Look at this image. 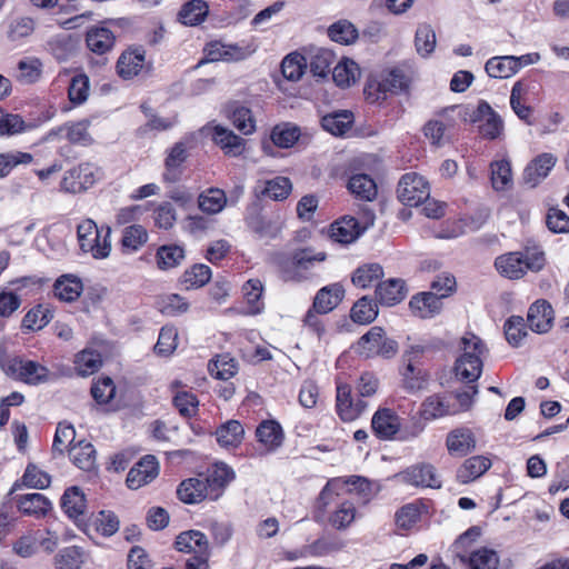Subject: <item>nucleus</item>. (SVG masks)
I'll return each instance as SVG.
<instances>
[{
  "label": "nucleus",
  "instance_id": "obj_1",
  "mask_svg": "<svg viewBox=\"0 0 569 569\" xmlns=\"http://www.w3.org/2000/svg\"><path fill=\"white\" fill-rule=\"evenodd\" d=\"M379 387L378 378L365 372L360 376L356 385V397L351 393L348 385L337 386V412L343 421H353L359 418L368 407L362 398L372 397Z\"/></svg>",
  "mask_w": 569,
  "mask_h": 569
},
{
  "label": "nucleus",
  "instance_id": "obj_2",
  "mask_svg": "<svg viewBox=\"0 0 569 569\" xmlns=\"http://www.w3.org/2000/svg\"><path fill=\"white\" fill-rule=\"evenodd\" d=\"M545 264V251L540 246L530 242L522 250L500 254L495 260L497 271L510 280L520 279L528 271L539 272Z\"/></svg>",
  "mask_w": 569,
  "mask_h": 569
},
{
  "label": "nucleus",
  "instance_id": "obj_3",
  "mask_svg": "<svg viewBox=\"0 0 569 569\" xmlns=\"http://www.w3.org/2000/svg\"><path fill=\"white\" fill-rule=\"evenodd\" d=\"M0 369L7 377L29 386H39L50 380V370L46 366L10 355L4 343H0Z\"/></svg>",
  "mask_w": 569,
  "mask_h": 569
},
{
  "label": "nucleus",
  "instance_id": "obj_4",
  "mask_svg": "<svg viewBox=\"0 0 569 569\" xmlns=\"http://www.w3.org/2000/svg\"><path fill=\"white\" fill-rule=\"evenodd\" d=\"M326 259V252H315L310 247L296 249L291 253L280 252L273 257L281 279L291 282H301L308 279L307 271L313 267V263L322 262Z\"/></svg>",
  "mask_w": 569,
  "mask_h": 569
},
{
  "label": "nucleus",
  "instance_id": "obj_5",
  "mask_svg": "<svg viewBox=\"0 0 569 569\" xmlns=\"http://www.w3.org/2000/svg\"><path fill=\"white\" fill-rule=\"evenodd\" d=\"M461 350L455 365L456 376L462 381L475 382L481 375L482 357L488 349L478 336L467 332L461 338Z\"/></svg>",
  "mask_w": 569,
  "mask_h": 569
},
{
  "label": "nucleus",
  "instance_id": "obj_6",
  "mask_svg": "<svg viewBox=\"0 0 569 569\" xmlns=\"http://www.w3.org/2000/svg\"><path fill=\"white\" fill-rule=\"evenodd\" d=\"M80 249L90 253L94 259H106L111 252V228L98 224L92 219H86L77 227Z\"/></svg>",
  "mask_w": 569,
  "mask_h": 569
},
{
  "label": "nucleus",
  "instance_id": "obj_7",
  "mask_svg": "<svg viewBox=\"0 0 569 569\" xmlns=\"http://www.w3.org/2000/svg\"><path fill=\"white\" fill-rule=\"evenodd\" d=\"M355 350L365 358L381 357L390 359L398 352V342L387 337L383 328L375 326L359 338Z\"/></svg>",
  "mask_w": 569,
  "mask_h": 569
},
{
  "label": "nucleus",
  "instance_id": "obj_8",
  "mask_svg": "<svg viewBox=\"0 0 569 569\" xmlns=\"http://www.w3.org/2000/svg\"><path fill=\"white\" fill-rule=\"evenodd\" d=\"M398 199L406 206L417 207L429 199L430 188L427 180L416 173L409 172L401 177L397 188Z\"/></svg>",
  "mask_w": 569,
  "mask_h": 569
},
{
  "label": "nucleus",
  "instance_id": "obj_9",
  "mask_svg": "<svg viewBox=\"0 0 569 569\" xmlns=\"http://www.w3.org/2000/svg\"><path fill=\"white\" fill-rule=\"evenodd\" d=\"M472 122H481L479 133L481 137L493 140L500 137L503 131V121L501 117L491 108V106L481 100L471 114Z\"/></svg>",
  "mask_w": 569,
  "mask_h": 569
},
{
  "label": "nucleus",
  "instance_id": "obj_10",
  "mask_svg": "<svg viewBox=\"0 0 569 569\" xmlns=\"http://www.w3.org/2000/svg\"><path fill=\"white\" fill-rule=\"evenodd\" d=\"M557 161V157L550 152L538 154L526 166L522 173L523 183L528 188H536L549 176Z\"/></svg>",
  "mask_w": 569,
  "mask_h": 569
},
{
  "label": "nucleus",
  "instance_id": "obj_11",
  "mask_svg": "<svg viewBox=\"0 0 569 569\" xmlns=\"http://www.w3.org/2000/svg\"><path fill=\"white\" fill-rule=\"evenodd\" d=\"M146 62V50L141 46H131L118 58L117 73L123 80H131L139 76Z\"/></svg>",
  "mask_w": 569,
  "mask_h": 569
},
{
  "label": "nucleus",
  "instance_id": "obj_12",
  "mask_svg": "<svg viewBox=\"0 0 569 569\" xmlns=\"http://www.w3.org/2000/svg\"><path fill=\"white\" fill-rule=\"evenodd\" d=\"M116 43V36L106 27H90L86 32L87 48L101 57L97 60V64L104 66L108 61L106 53L112 50Z\"/></svg>",
  "mask_w": 569,
  "mask_h": 569
},
{
  "label": "nucleus",
  "instance_id": "obj_13",
  "mask_svg": "<svg viewBox=\"0 0 569 569\" xmlns=\"http://www.w3.org/2000/svg\"><path fill=\"white\" fill-rule=\"evenodd\" d=\"M400 427V417L390 408H379L372 416L371 429L380 440H393Z\"/></svg>",
  "mask_w": 569,
  "mask_h": 569
},
{
  "label": "nucleus",
  "instance_id": "obj_14",
  "mask_svg": "<svg viewBox=\"0 0 569 569\" xmlns=\"http://www.w3.org/2000/svg\"><path fill=\"white\" fill-rule=\"evenodd\" d=\"M159 475V463L154 456L148 455L141 458L128 472L127 486L137 490L150 483Z\"/></svg>",
  "mask_w": 569,
  "mask_h": 569
},
{
  "label": "nucleus",
  "instance_id": "obj_15",
  "mask_svg": "<svg viewBox=\"0 0 569 569\" xmlns=\"http://www.w3.org/2000/svg\"><path fill=\"white\" fill-rule=\"evenodd\" d=\"M476 446V436L468 427L455 428L446 437V448L452 457H466L475 451Z\"/></svg>",
  "mask_w": 569,
  "mask_h": 569
},
{
  "label": "nucleus",
  "instance_id": "obj_16",
  "mask_svg": "<svg viewBox=\"0 0 569 569\" xmlns=\"http://www.w3.org/2000/svg\"><path fill=\"white\" fill-rule=\"evenodd\" d=\"M400 477L403 482L416 487H441V481L436 472V468L430 463H420L407 468L400 473Z\"/></svg>",
  "mask_w": 569,
  "mask_h": 569
},
{
  "label": "nucleus",
  "instance_id": "obj_17",
  "mask_svg": "<svg viewBox=\"0 0 569 569\" xmlns=\"http://www.w3.org/2000/svg\"><path fill=\"white\" fill-rule=\"evenodd\" d=\"M553 319V309L547 300H537L529 307L527 321L533 332H548L552 327Z\"/></svg>",
  "mask_w": 569,
  "mask_h": 569
},
{
  "label": "nucleus",
  "instance_id": "obj_18",
  "mask_svg": "<svg viewBox=\"0 0 569 569\" xmlns=\"http://www.w3.org/2000/svg\"><path fill=\"white\" fill-rule=\"evenodd\" d=\"M224 110L232 124L242 134L248 136L256 131V120L251 109L240 104L237 101H230L227 103Z\"/></svg>",
  "mask_w": 569,
  "mask_h": 569
},
{
  "label": "nucleus",
  "instance_id": "obj_19",
  "mask_svg": "<svg viewBox=\"0 0 569 569\" xmlns=\"http://www.w3.org/2000/svg\"><path fill=\"white\" fill-rule=\"evenodd\" d=\"M17 507L21 513L29 517L41 518L51 510L50 500L41 493L20 495L16 499Z\"/></svg>",
  "mask_w": 569,
  "mask_h": 569
},
{
  "label": "nucleus",
  "instance_id": "obj_20",
  "mask_svg": "<svg viewBox=\"0 0 569 569\" xmlns=\"http://www.w3.org/2000/svg\"><path fill=\"white\" fill-rule=\"evenodd\" d=\"M345 289L340 283H332L321 288L315 299L313 309L318 313H328L332 311L343 299Z\"/></svg>",
  "mask_w": 569,
  "mask_h": 569
},
{
  "label": "nucleus",
  "instance_id": "obj_21",
  "mask_svg": "<svg viewBox=\"0 0 569 569\" xmlns=\"http://www.w3.org/2000/svg\"><path fill=\"white\" fill-rule=\"evenodd\" d=\"M178 551L197 555H210L209 541L204 533L199 530H189L178 535L176 539Z\"/></svg>",
  "mask_w": 569,
  "mask_h": 569
},
{
  "label": "nucleus",
  "instance_id": "obj_22",
  "mask_svg": "<svg viewBox=\"0 0 569 569\" xmlns=\"http://www.w3.org/2000/svg\"><path fill=\"white\" fill-rule=\"evenodd\" d=\"M409 307L416 316L426 319L441 311L442 301L437 293L421 292L410 299Z\"/></svg>",
  "mask_w": 569,
  "mask_h": 569
},
{
  "label": "nucleus",
  "instance_id": "obj_23",
  "mask_svg": "<svg viewBox=\"0 0 569 569\" xmlns=\"http://www.w3.org/2000/svg\"><path fill=\"white\" fill-rule=\"evenodd\" d=\"M257 440L266 447L267 451H276L283 442V430L276 420H263L256 429Z\"/></svg>",
  "mask_w": 569,
  "mask_h": 569
},
{
  "label": "nucleus",
  "instance_id": "obj_24",
  "mask_svg": "<svg viewBox=\"0 0 569 569\" xmlns=\"http://www.w3.org/2000/svg\"><path fill=\"white\" fill-rule=\"evenodd\" d=\"M61 508L70 519L78 520L82 517L87 510L83 490L78 486L67 488L61 497Z\"/></svg>",
  "mask_w": 569,
  "mask_h": 569
},
{
  "label": "nucleus",
  "instance_id": "obj_25",
  "mask_svg": "<svg viewBox=\"0 0 569 569\" xmlns=\"http://www.w3.org/2000/svg\"><path fill=\"white\" fill-rule=\"evenodd\" d=\"M208 481L206 479L189 478L183 480L178 489V498L189 505L199 503L208 497Z\"/></svg>",
  "mask_w": 569,
  "mask_h": 569
},
{
  "label": "nucleus",
  "instance_id": "obj_26",
  "mask_svg": "<svg viewBox=\"0 0 569 569\" xmlns=\"http://www.w3.org/2000/svg\"><path fill=\"white\" fill-rule=\"evenodd\" d=\"M212 140L223 150L224 154L230 157H238L244 150V140L219 124L213 128Z\"/></svg>",
  "mask_w": 569,
  "mask_h": 569
},
{
  "label": "nucleus",
  "instance_id": "obj_27",
  "mask_svg": "<svg viewBox=\"0 0 569 569\" xmlns=\"http://www.w3.org/2000/svg\"><path fill=\"white\" fill-rule=\"evenodd\" d=\"M491 460L485 456H472L463 461L457 470V480L469 483L481 477L491 467Z\"/></svg>",
  "mask_w": 569,
  "mask_h": 569
},
{
  "label": "nucleus",
  "instance_id": "obj_28",
  "mask_svg": "<svg viewBox=\"0 0 569 569\" xmlns=\"http://www.w3.org/2000/svg\"><path fill=\"white\" fill-rule=\"evenodd\" d=\"M407 295L405 281L401 279H389L379 282L376 288V298L381 305L395 306L401 302Z\"/></svg>",
  "mask_w": 569,
  "mask_h": 569
},
{
  "label": "nucleus",
  "instance_id": "obj_29",
  "mask_svg": "<svg viewBox=\"0 0 569 569\" xmlns=\"http://www.w3.org/2000/svg\"><path fill=\"white\" fill-rule=\"evenodd\" d=\"M361 234L357 219L345 217L330 226L329 237L332 241L348 244Z\"/></svg>",
  "mask_w": 569,
  "mask_h": 569
},
{
  "label": "nucleus",
  "instance_id": "obj_30",
  "mask_svg": "<svg viewBox=\"0 0 569 569\" xmlns=\"http://www.w3.org/2000/svg\"><path fill=\"white\" fill-rule=\"evenodd\" d=\"M421 413L425 419L433 420L445 416L457 415V408L455 403H451L447 399V397L432 395L422 402Z\"/></svg>",
  "mask_w": 569,
  "mask_h": 569
},
{
  "label": "nucleus",
  "instance_id": "obj_31",
  "mask_svg": "<svg viewBox=\"0 0 569 569\" xmlns=\"http://www.w3.org/2000/svg\"><path fill=\"white\" fill-rule=\"evenodd\" d=\"M83 291V283L77 276L62 274L53 284L54 296L64 302L76 301Z\"/></svg>",
  "mask_w": 569,
  "mask_h": 569
},
{
  "label": "nucleus",
  "instance_id": "obj_32",
  "mask_svg": "<svg viewBox=\"0 0 569 569\" xmlns=\"http://www.w3.org/2000/svg\"><path fill=\"white\" fill-rule=\"evenodd\" d=\"M347 188L357 199L363 201L375 200L378 193L376 181L366 173L352 174L348 180Z\"/></svg>",
  "mask_w": 569,
  "mask_h": 569
},
{
  "label": "nucleus",
  "instance_id": "obj_33",
  "mask_svg": "<svg viewBox=\"0 0 569 569\" xmlns=\"http://www.w3.org/2000/svg\"><path fill=\"white\" fill-rule=\"evenodd\" d=\"M69 456L72 462L81 470L90 471L96 466V449L84 440L72 445L69 448Z\"/></svg>",
  "mask_w": 569,
  "mask_h": 569
},
{
  "label": "nucleus",
  "instance_id": "obj_34",
  "mask_svg": "<svg viewBox=\"0 0 569 569\" xmlns=\"http://www.w3.org/2000/svg\"><path fill=\"white\" fill-rule=\"evenodd\" d=\"M353 123V113L348 110L326 114L321 118L322 128L333 136H343Z\"/></svg>",
  "mask_w": 569,
  "mask_h": 569
},
{
  "label": "nucleus",
  "instance_id": "obj_35",
  "mask_svg": "<svg viewBox=\"0 0 569 569\" xmlns=\"http://www.w3.org/2000/svg\"><path fill=\"white\" fill-rule=\"evenodd\" d=\"M209 13V6L204 0H190L179 11V21L186 26H198L204 21Z\"/></svg>",
  "mask_w": 569,
  "mask_h": 569
},
{
  "label": "nucleus",
  "instance_id": "obj_36",
  "mask_svg": "<svg viewBox=\"0 0 569 569\" xmlns=\"http://www.w3.org/2000/svg\"><path fill=\"white\" fill-rule=\"evenodd\" d=\"M187 159L186 146L182 142H177L166 158V171L163 172V180L167 182H176L180 178V166Z\"/></svg>",
  "mask_w": 569,
  "mask_h": 569
},
{
  "label": "nucleus",
  "instance_id": "obj_37",
  "mask_svg": "<svg viewBox=\"0 0 569 569\" xmlns=\"http://www.w3.org/2000/svg\"><path fill=\"white\" fill-rule=\"evenodd\" d=\"M221 447H238L243 439L244 429L238 420H228L216 430Z\"/></svg>",
  "mask_w": 569,
  "mask_h": 569
},
{
  "label": "nucleus",
  "instance_id": "obj_38",
  "mask_svg": "<svg viewBox=\"0 0 569 569\" xmlns=\"http://www.w3.org/2000/svg\"><path fill=\"white\" fill-rule=\"evenodd\" d=\"M378 311L377 302L372 298L363 296L353 303L350 318L356 323L368 325L377 318Z\"/></svg>",
  "mask_w": 569,
  "mask_h": 569
},
{
  "label": "nucleus",
  "instance_id": "obj_39",
  "mask_svg": "<svg viewBox=\"0 0 569 569\" xmlns=\"http://www.w3.org/2000/svg\"><path fill=\"white\" fill-rule=\"evenodd\" d=\"M436 32L431 24L419 23L415 33V48L417 53L422 57H429L436 48Z\"/></svg>",
  "mask_w": 569,
  "mask_h": 569
},
{
  "label": "nucleus",
  "instance_id": "obj_40",
  "mask_svg": "<svg viewBox=\"0 0 569 569\" xmlns=\"http://www.w3.org/2000/svg\"><path fill=\"white\" fill-rule=\"evenodd\" d=\"M359 76L360 69L358 64L350 59L341 60L332 69V79L336 84L341 88L349 87L355 83Z\"/></svg>",
  "mask_w": 569,
  "mask_h": 569
},
{
  "label": "nucleus",
  "instance_id": "obj_41",
  "mask_svg": "<svg viewBox=\"0 0 569 569\" xmlns=\"http://www.w3.org/2000/svg\"><path fill=\"white\" fill-rule=\"evenodd\" d=\"M516 64L512 56H499L490 58L485 66L489 77L496 79H507L516 74Z\"/></svg>",
  "mask_w": 569,
  "mask_h": 569
},
{
  "label": "nucleus",
  "instance_id": "obj_42",
  "mask_svg": "<svg viewBox=\"0 0 569 569\" xmlns=\"http://www.w3.org/2000/svg\"><path fill=\"white\" fill-rule=\"evenodd\" d=\"M491 183L497 191H503L512 186L511 163L507 159L497 160L491 163Z\"/></svg>",
  "mask_w": 569,
  "mask_h": 569
},
{
  "label": "nucleus",
  "instance_id": "obj_43",
  "mask_svg": "<svg viewBox=\"0 0 569 569\" xmlns=\"http://www.w3.org/2000/svg\"><path fill=\"white\" fill-rule=\"evenodd\" d=\"M383 277V269L379 263H368L360 266L352 273V283L358 287L366 289L379 281Z\"/></svg>",
  "mask_w": 569,
  "mask_h": 569
},
{
  "label": "nucleus",
  "instance_id": "obj_44",
  "mask_svg": "<svg viewBox=\"0 0 569 569\" xmlns=\"http://www.w3.org/2000/svg\"><path fill=\"white\" fill-rule=\"evenodd\" d=\"M184 259V249L178 244H163L157 250V266L168 270L179 266Z\"/></svg>",
  "mask_w": 569,
  "mask_h": 569
},
{
  "label": "nucleus",
  "instance_id": "obj_45",
  "mask_svg": "<svg viewBox=\"0 0 569 569\" xmlns=\"http://www.w3.org/2000/svg\"><path fill=\"white\" fill-rule=\"evenodd\" d=\"M342 548V543L337 539L320 537L312 543L303 546L299 551L300 557H323Z\"/></svg>",
  "mask_w": 569,
  "mask_h": 569
},
{
  "label": "nucleus",
  "instance_id": "obj_46",
  "mask_svg": "<svg viewBox=\"0 0 569 569\" xmlns=\"http://www.w3.org/2000/svg\"><path fill=\"white\" fill-rule=\"evenodd\" d=\"M199 208L210 214L220 212L228 202L223 190L210 188L207 192L201 193L198 199Z\"/></svg>",
  "mask_w": 569,
  "mask_h": 569
},
{
  "label": "nucleus",
  "instance_id": "obj_47",
  "mask_svg": "<svg viewBox=\"0 0 569 569\" xmlns=\"http://www.w3.org/2000/svg\"><path fill=\"white\" fill-rule=\"evenodd\" d=\"M53 318L52 311L43 306L38 305L30 309L22 319V328L28 330H40L44 328Z\"/></svg>",
  "mask_w": 569,
  "mask_h": 569
},
{
  "label": "nucleus",
  "instance_id": "obj_48",
  "mask_svg": "<svg viewBox=\"0 0 569 569\" xmlns=\"http://www.w3.org/2000/svg\"><path fill=\"white\" fill-rule=\"evenodd\" d=\"M300 137V129L291 123L277 124L271 131V141L280 148H291Z\"/></svg>",
  "mask_w": 569,
  "mask_h": 569
},
{
  "label": "nucleus",
  "instance_id": "obj_49",
  "mask_svg": "<svg viewBox=\"0 0 569 569\" xmlns=\"http://www.w3.org/2000/svg\"><path fill=\"white\" fill-rule=\"evenodd\" d=\"M328 36L341 44L353 43L358 38V30L349 20H339L328 29Z\"/></svg>",
  "mask_w": 569,
  "mask_h": 569
},
{
  "label": "nucleus",
  "instance_id": "obj_50",
  "mask_svg": "<svg viewBox=\"0 0 569 569\" xmlns=\"http://www.w3.org/2000/svg\"><path fill=\"white\" fill-rule=\"evenodd\" d=\"M402 381L403 388L412 393L426 388L428 376L423 370L409 361L402 371Z\"/></svg>",
  "mask_w": 569,
  "mask_h": 569
},
{
  "label": "nucleus",
  "instance_id": "obj_51",
  "mask_svg": "<svg viewBox=\"0 0 569 569\" xmlns=\"http://www.w3.org/2000/svg\"><path fill=\"white\" fill-rule=\"evenodd\" d=\"M208 369L211 376L220 380H228L238 371L236 360L229 357V355L217 356L214 360L209 362Z\"/></svg>",
  "mask_w": 569,
  "mask_h": 569
},
{
  "label": "nucleus",
  "instance_id": "obj_52",
  "mask_svg": "<svg viewBox=\"0 0 569 569\" xmlns=\"http://www.w3.org/2000/svg\"><path fill=\"white\" fill-rule=\"evenodd\" d=\"M503 329L508 343L515 348L519 347L527 337L525 319L520 316L508 318Z\"/></svg>",
  "mask_w": 569,
  "mask_h": 569
},
{
  "label": "nucleus",
  "instance_id": "obj_53",
  "mask_svg": "<svg viewBox=\"0 0 569 569\" xmlns=\"http://www.w3.org/2000/svg\"><path fill=\"white\" fill-rule=\"evenodd\" d=\"M236 475L232 468L226 463H216L211 473L206 478L210 489L220 492L234 479Z\"/></svg>",
  "mask_w": 569,
  "mask_h": 569
},
{
  "label": "nucleus",
  "instance_id": "obj_54",
  "mask_svg": "<svg viewBox=\"0 0 569 569\" xmlns=\"http://www.w3.org/2000/svg\"><path fill=\"white\" fill-rule=\"evenodd\" d=\"M470 569H497L499 566V557L492 549L481 548L473 551L469 558Z\"/></svg>",
  "mask_w": 569,
  "mask_h": 569
},
{
  "label": "nucleus",
  "instance_id": "obj_55",
  "mask_svg": "<svg viewBox=\"0 0 569 569\" xmlns=\"http://www.w3.org/2000/svg\"><path fill=\"white\" fill-rule=\"evenodd\" d=\"M90 80L84 73L76 74L69 84L68 97L73 104L83 103L89 96Z\"/></svg>",
  "mask_w": 569,
  "mask_h": 569
},
{
  "label": "nucleus",
  "instance_id": "obj_56",
  "mask_svg": "<svg viewBox=\"0 0 569 569\" xmlns=\"http://www.w3.org/2000/svg\"><path fill=\"white\" fill-rule=\"evenodd\" d=\"M211 269L207 264L198 263L186 270L182 282L189 288H200L209 282Z\"/></svg>",
  "mask_w": 569,
  "mask_h": 569
},
{
  "label": "nucleus",
  "instance_id": "obj_57",
  "mask_svg": "<svg viewBox=\"0 0 569 569\" xmlns=\"http://www.w3.org/2000/svg\"><path fill=\"white\" fill-rule=\"evenodd\" d=\"M172 403L184 418L194 417L199 407V400L196 395L184 390L176 392Z\"/></svg>",
  "mask_w": 569,
  "mask_h": 569
},
{
  "label": "nucleus",
  "instance_id": "obj_58",
  "mask_svg": "<svg viewBox=\"0 0 569 569\" xmlns=\"http://www.w3.org/2000/svg\"><path fill=\"white\" fill-rule=\"evenodd\" d=\"M22 485L33 489H46L50 486L51 477L39 469L34 463H29L22 476Z\"/></svg>",
  "mask_w": 569,
  "mask_h": 569
},
{
  "label": "nucleus",
  "instance_id": "obj_59",
  "mask_svg": "<svg viewBox=\"0 0 569 569\" xmlns=\"http://www.w3.org/2000/svg\"><path fill=\"white\" fill-rule=\"evenodd\" d=\"M33 157L29 152L11 151L0 153V178L7 177L19 164H29Z\"/></svg>",
  "mask_w": 569,
  "mask_h": 569
},
{
  "label": "nucleus",
  "instance_id": "obj_60",
  "mask_svg": "<svg viewBox=\"0 0 569 569\" xmlns=\"http://www.w3.org/2000/svg\"><path fill=\"white\" fill-rule=\"evenodd\" d=\"M243 295L249 305L250 312L259 313L263 303L261 301L263 286L259 279H250L243 284Z\"/></svg>",
  "mask_w": 569,
  "mask_h": 569
},
{
  "label": "nucleus",
  "instance_id": "obj_61",
  "mask_svg": "<svg viewBox=\"0 0 569 569\" xmlns=\"http://www.w3.org/2000/svg\"><path fill=\"white\" fill-rule=\"evenodd\" d=\"M82 562V551L79 547L63 548L54 558L57 569H79Z\"/></svg>",
  "mask_w": 569,
  "mask_h": 569
},
{
  "label": "nucleus",
  "instance_id": "obj_62",
  "mask_svg": "<svg viewBox=\"0 0 569 569\" xmlns=\"http://www.w3.org/2000/svg\"><path fill=\"white\" fill-rule=\"evenodd\" d=\"M148 240L147 230L139 224H132L123 230L121 243L123 248L137 251Z\"/></svg>",
  "mask_w": 569,
  "mask_h": 569
},
{
  "label": "nucleus",
  "instance_id": "obj_63",
  "mask_svg": "<svg viewBox=\"0 0 569 569\" xmlns=\"http://www.w3.org/2000/svg\"><path fill=\"white\" fill-rule=\"evenodd\" d=\"M76 430L72 425L60 422L57 427L52 443V451L62 455L64 450L73 445Z\"/></svg>",
  "mask_w": 569,
  "mask_h": 569
},
{
  "label": "nucleus",
  "instance_id": "obj_64",
  "mask_svg": "<svg viewBox=\"0 0 569 569\" xmlns=\"http://www.w3.org/2000/svg\"><path fill=\"white\" fill-rule=\"evenodd\" d=\"M306 66V60L302 56L288 54L281 63V71L286 79L298 81L302 77Z\"/></svg>",
  "mask_w": 569,
  "mask_h": 569
}]
</instances>
